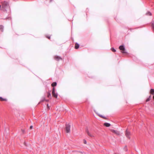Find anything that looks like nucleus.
Returning a JSON list of instances; mask_svg holds the SVG:
<instances>
[{"mask_svg":"<svg viewBox=\"0 0 154 154\" xmlns=\"http://www.w3.org/2000/svg\"><path fill=\"white\" fill-rule=\"evenodd\" d=\"M70 126L69 124H66V131L67 133H69L70 132Z\"/></svg>","mask_w":154,"mask_h":154,"instance_id":"f257e3e1","label":"nucleus"},{"mask_svg":"<svg viewBox=\"0 0 154 154\" xmlns=\"http://www.w3.org/2000/svg\"><path fill=\"white\" fill-rule=\"evenodd\" d=\"M119 49L121 51V52L122 53H126L125 48L123 45H120L119 47Z\"/></svg>","mask_w":154,"mask_h":154,"instance_id":"f03ea898","label":"nucleus"},{"mask_svg":"<svg viewBox=\"0 0 154 154\" xmlns=\"http://www.w3.org/2000/svg\"><path fill=\"white\" fill-rule=\"evenodd\" d=\"M55 88H53L52 94L53 96L57 98V93H56L55 91Z\"/></svg>","mask_w":154,"mask_h":154,"instance_id":"7ed1b4c3","label":"nucleus"},{"mask_svg":"<svg viewBox=\"0 0 154 154\" xmlns=\"http://www.w3.org/2000/svg\"><path fill=\"white\" fill-rule=\"evenodd\" d=\"M8 3L6 1H5L2 4V8H6L8 7Z\"/></svg>","mask_w":154,"mask_h":154,"instance_id":"20e7f679","label":"nucleus"},{"mask_svg":"<svg viewBox=\"0 0 154 154\" xmlns=\"http://www.w3.org/2000/svg\"><path fill=\"white\" fill-rule=\"evenodd\" d=\"M125 134L126 137L130 139V137H129V136L130 135V132L127 130L126 131Z\"/></svg>","mask_w":154,"mask_h":154,"instance_id":"39448f33","label":"nucleus"},{"mask_svg":"<svg viewBox=\"0 0 154 154\" xmlns=\"http://www.w3.org/2000/svg\"><path fill=\"white\" fill-rule=\"evenodd\" d=\"M111 131L112 132L115 133V134H116L117 135H120V132L119 131H118L114 130H112Z\"/></svg>","mask_w":154,"mask_h":154,"instance_id":"423d86ee","label":"nucleus"},{"mask_svg":"<svg viewBox=\"0 0 154 154\" xmlns=\"http://www.w3.org/2000/svg\"><path fill=\"white\" fill-rule=\"evenodd\" d=\"M86 131L88 134L89 136H90V137H94V136L91 134L89 131H88V129H86Z\"/></svg>","mask_w":154,"mask_h":154,"instance_id":"0eeeda50","label":"nucleus"},{"mask_svg":"<svg viewBox=\"0 0 154 154\" xmlns=\"http://www.w3.org/2000/svg\"><path fill=\"white\" fill-rule=\"evenodd\" d=\"M54 58L55 60L57 61H59L60 60L62 59V58L60 57L57 56H55Z\"/></svg>","mask_w":154,"mask_h":154,"instance_id":"6e6552de","label":"nucleus"},{"mask_svg":"<svg viewBox=\"0 0 154 154\" xmlns=\"http://www.w3.org/2000/svg\"><path fill=\"white\" fill-rule=\"evenodd\" d=\"M104 125L105 126H106V127H109L111 125L110 124L107 122L104 123Z\"/></svg>","mask_w":154,"mask_h":154,"instance_id":"1a4fd4ad","label":"nucleus"},{"mask_svg":"<svg viewBox=\"0 0 154 154\" xmlns=\"http://www.w3.org/2000/svg\"><path fill=\"white\" fill-rule=\"evenodd\" d=\"M79 47V45L77 43L75 44V49H78Z\"/></svg>","mask_w":154,"mask_h":154,"instance_id":"9d476101","label":"nucleus"},{"mask_svg":"<svg viewBox=\"0 0 154 154\" xmlns=\"http://www.w3.org/2000/svg\"><path fill=\"white\" fill-rule=\"evenodd\" d=\"M146 15L148 16H151L152 14L150 11H147L146 13Z\"/></svg>","mask_w":154,"mask_h":154,"instance_id":"9b49d317","label":"nucleus"},{"mask_svg":"<svg viewBox=\"0 0 154 154\" xmlns=\"http://www.w3.org/2000/svg\"><path fill=\"white\" fill-rule=\"evenodd\" d=\"M150 93L152 94H154V89H151L150 91Z\"/></svg>","mask_w":154,"mask_h":154,"instance_id":"f8f14e48","label":"nucleus"},{"mask_svg":"<svg viewBox=\"0 0 154 154\" xmlns=\"http://www.w3.org/2000/svg\"><path fill=\"white\" fill-rule=\"evenodd\" d=\"M56 85H57V82H53L51 84V86L53 87L55 86H56Z\"/></svg>","mask_w":154,"mask_h":154,"instance_id":"ddd939ff","label":"nucleus"},{"mask_svg":"<svg viewBox=\"0 0 154 154\" xmlns=\"http://www.w3.org/2000/svg\"><path fill=\"white\" fill-rule=\"evenodd\" d=\"M151 26L152 28L154 30V22L153 21L152 22Z\"/></svg>","mask_w":154,"mask_h":154,"instance_id":"4468645a","label":"nucleus"},{"mask_svg":"<svg viewBox=\"0 0 154 154\" xmlns=\"http://www.w3.org/2000/svg\"><path fill=\"white\" fill-rule=\"evenodd\" d=\"M0 100L1 101H6L7 99H6L3 98L2 97H0Z\"/></svg>","mask_w":154,"mask_h":154,"instance_id":"2eb2a0df","label":"nucleus"},{"mask_svg":"<svg viewBox=\"0 0 154 154\" xmlns=\"http://www.w3.org/2000/svg\"><path fill=\"white\" fill-rule=\"evenodd\" d=\"M3 26L2 25H0V29L2 31H3Z\"/></svg>","mask_w":154,"mask_h":154,"instance_id":"dca6fc26","label":"nucleus"},{"mask_svg":"<svg viewBox=\"0 0 154 154\" xmlns=\"http://www.w3.org/2000/svg\"><path fill=\"white\" fill-rule=\"evenodd\" d=\"M111 49L113 52H115L116 51V50L113 48H112Z\"/></svg>","mask_w":154,"mask_h":154,"instance_id":"f3484780","label":"nucleus"},{"mask_svg":"<svg viewBox=\"0 0 154 154\" xmlns=\"http://www.w3.org/2000/svg\"><path fill=\"white\" fill-rule=\"evenodd\" d=\"M51 97V94L50 93H50H48V97L49 98Z\"/></svg>","mask_w":154,"mask_h":154,"instance_id":"a211bd4d","label":"nucleus"},{"mask_svg":"<svg viewBox=\"0 0 154 154\" xmlns=\"http://www.w3.org/2000/svg\"><path fill=\"white\" fill-rule=\"evenodd\" d=\"M150 96H149V97L146 100V101L148 102L150 100Z\"/></svg>","mask_w":154,"mask_h":154,"instance_id":"6ab92c4d","label":"nucleus"},{"mask_svg":"<svg viewBox=\"0 0 154 154\" xmlns=\"http://www.w3.org/2000/svg\"><path fill=\"white\" fill-rule=\"evenodd\" d=\"M100 117H101V118H105V117H104V116H103L100 115V114H97Z\"/></svg>","mask_w":154,"mask_h":154,"instance_id":"aec40b11","label":"nucleus"},{"mask_svg":"<svg viewBox=\"0 0 154 154\" xmlns=\"http://www.w3.org/2000/svg\"><path fill=\"white\" fill-rule=\"evenodd\" d=\"M86 143H87V142H86V140H84V143L85 144H86Z\"/></svg>","mask_w":154,"mask_h":154,"instance_id":"412c9836","label":"nucleus"},{"mask_svg":"<svg viewBox=\"0 0 154 154\" xmlns=\"http://www.w3.org/2000/svg\"><path fill=\"white\" fill-rule=\"evenodd\" d=\"M32 127H33L31 125V126H30V129H32Z\"/></svg>","mask_w":154,"mask_h":154,"instance_id":"4be33fe9","label":"nucleus"},{"mask_svg":"<svg viewBox=\"0 0 154 154\" xmlns=\"http://www.w3.org/2000/svg\"><path fill=\"white\" fill-rule=\"evenodd\" d=\"M47 38H48L49 39H50V37H47Z\"/></svg>","mask_w":154,"mask_h":154,"instance_id":"5701e85b","label":"nucleus"},{"mask_svg":"<svg viewBox=\"0 0 154 154\" xmlns=\"http://www.w3.org/2000/svg\"><path fill=\"white\" fill-rule=\"evenodd\" d=\"M22 131L23 132H23H24V130H22Z\"/></svg>","mask_w":154,"mask_h":154,"instance_id":"b1692460","label":"nucleus"},{"mask_svg":"<svg viewBox=\"0 0 154 154\" xmlns=\"http://www.w3.org/2000/svg\"><path fill=\"white\" fill-rule=\"evenodd\" d=\"M153 99H154V96H153Z\"/></svg>","mask_w":154,"mask_h":154,"instance_id":"393cba45","label":"nucleus"},{"mask_svg":"<svg viewBox=\"0 0 154 154\" xmlns=\"http://www.w3.org/2000/svg\"><path fill=\"white\" fill-rule=\"evenodd\" d=\"M1 5H0V8H1Z\"/></svg>","mask_w":154,"mask_h":154,"instance_id":"a878e982","label":"nucleus"}]
</instances>
